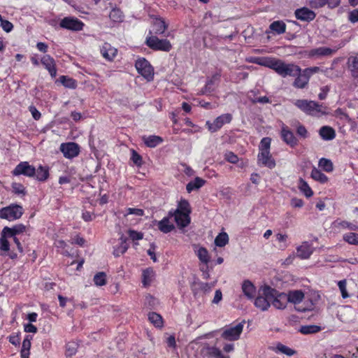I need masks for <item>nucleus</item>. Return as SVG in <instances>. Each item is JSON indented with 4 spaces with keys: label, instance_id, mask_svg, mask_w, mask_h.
Returning a JSON list of instances; mask_svg holds the SVG:
<instances>
[{
    "label": "nucleus",
    "instance_id": "55",
    "mask_svg": "<svg viewBox=\"0 0 358 358\" xmlns=\"http://www.w3.org/2000/svg\"><path fill=\"white\" fill-rule=\"evenodd\" d=\"M15 236V231L14 229H13V228L5 227L3 229L1 232V236L4 237V238L7 239V238L14 237Z\"/></svg>",
    "mask_w": 358,
    "mask_h": 358
},
{
    "label": "nucleus",
    "instance_id": "42",
    "mask_svg": "<svg viewBox=\"0 0 358 358\" xmlns=\"http://www.w3.org/2000/svg\"><path fill=\"white\" fill-rule=\"evenodd\" d=\"M148 319L151 323L157 327H160L162 325V317L160 315L156 313H150L148 315Z\"/></svg>",
    "mask_w": 358,
    "mask_h": 358
},
{
    "label": "nucleus",
    "instance_id": "59",
    "mask_svg": "<svg viewBox=\"0 0 358 358\" xmlns=\"http://www.w3.org/2000/svg\"><path fill=\"white\" fill-rule=\"evenodd\" d=\"M0 250L4 252H8L10 250L9 243L8 240L2 236H1L0 238Z\"/></svg>",
    "mask_w": 358,
    "mask_h": 358
},
{
    "label": "nucleus",
    "instance_id": "60",
    "mask_svg": "<svg viewBox=\"0 0 358 358\" xmlns=\"http://www.w3.org/2000/svg\"><path fill=\"white\" fill-rule=\"evenodd\" d=\"M135 67H151V65L145 58H139L136 62Z\"/></svg>",
    "mask_w": 358,
    "mask_h": 358
},
{
    "label": "nucleus",
    "instance_id": "6",
    "mask_svg": "<svg viewBox=\"0 0 358 358\" xmlns=\"http://www.w3.org/2000/svg\"><path fill=\"white\" fill-rule=\"evenodd\" d=\"M146 45L152 50L169 52L172 45L167 39H159L157 36H152L146 39Z\"/></svg>",
    "mask_w": 358,
    "mask_h": 358
},
{
    "label": "nucleus",
    "instance_id": "15",
    "mask_svg": "<svg viewBox=\"0 0 358 358\" xmlns=\"http://www.w3.org/2000/svg\"><path fill=\"white\" fill-rule=\"evenodd\" d=\"M295 16L298 20L310 22L315 19L316 15L313 10L303 7L296 10Z\"/></svg>",
    "mask_w": 358,
    "mask_h": 358
},
{
    "label": "nucleus",
    "instance_id": "57",
    "mask_svg": "<svg viewBox=\"0 0 358 358\" xmlns=\"http://www.w3.org/2000/svg\"><path fill=\"white\" fill-rule=\"evenodd\" d=\"M131 159L132 162L138 166H141L142 164V157L139 155L135 150L131 151Z\"/></svg>",
    "mask_w": 358,
    "mask_h": 358
},
{
    "label": "nucleus",
    "instance_id": "10",
    "mask_svg": "<svg viewBox=\"0 0 358 358\" xmlns=\"http://www.w3.org/2000/svg\"><path fill=\"white\" fill-rule=\"evenodd\" d=\"M59 25L66 29L80 31L83 29L84 24L77 18L66 17L60 21Z\"/></svg>",
    "mask_w": 358,
    "mask_h": 358
},
{
    "label": "nucleus",
    "instance_id": "22",
    "mask_svg": "<svg viewBox=\"0 0 358 358\" xmlns=\"http://www.w3.org/2000/svg\"><path fill=\"white\" fill-rule=\"evenodd\" d=\"M281 136L283 141L290 146L293 147L296 145L297 140L293 133L290 131L287 127H283L281 131Z\"/></svg>",
    "mask_w": 358,
    "mask_h": 358
},
{
    "label": "nucleus",
    "instance_id": "45",
    "mask_svg": "<svg viewBox=\"0 0 358 358\" xmlns=\"http://www.w3.org/2000/svg\"><path fill=\"white\" fill-rule=\"evenodd\" d=\"M276 241L279 243V248L285 250L287 247V236L282 234L275 235Z\"/></svg>",
    "mask_w": 358,
    "mask_h": 358
},
{
    "label": "nucleus",
    "instance_id": "58",
    "mask_svg": "<svg viewBox=\"0 0 358 358\" xmlns=\"http://www.w3.org/2000/svg\"><path fill=\"white\" fill-rule=\"evenodd\" d=\"M327 5L326 0H312L310 2V6L312 8H319Z\"/></svg>",
    "mask_w": 358,
    "mask_h": 358
},
{
    "label": "nucleus",
    "instance_id": "27",
    "mask_svg": "<svg viewBox=\"0 0 358 358\" xmlns=\"http://www.w3.org/2000/svg\"><path fill=\"white\" fill-rule=\"evenodd\" d=\"M143 280L142 282L144 286L150 285L153 281L155 276V273L152 268H148L143 271Z\"/></svg>",
    "mask_w": 358,
    "mask_h": 358
},
{
    "label": "nucleus",
    "instance_id": "11",
    "mask_svg": "<svg viewBox=\"0 0 358 358\" xmlns=\"http://www.w3.org/2000/svg\"><path fill=\"white\" fill-rule=\"evenodd\" d=\"M60 150L66 158L71 159L78 155L80 148L77 143L70 142L62 143Z\"/></svg>",
    "mask_w": 358,
    "mask_h": 358
},
{
    "label": "nucleus",
    "instance_id": "4",
    "mask_svg": "<svg viewBox=\"0 0 358 358\" xmlns=\"http://www.w3.org/2000/svg\"><path fill=\"white\" fill-rule=\"evenodd\" d=\"M265 294L268 296L272 304L276 309H284L288 303L287 294L279 293L269 286H266Z\"/></svg>",
    "mask_w": 358,
    "mask_h": 358
},
{
    "label": "nucleus",
    "instance_id": "34",
    "mask_svg": "<svg viewBox=\"0 0 358 358\" xmlns=\"http://www.w3.org/2000/svg\"><path fill=\"white\" fill-rule=\"evenodd\" d=\"M311 177L315 180L321 183H326L328 181L327 176L316 168L313 169L311 171Z\"/></svg>",
    "mask_w": 358,
    "mask_h": 358
},
{
    "label": "nucleus",
    "instance_id": "2",
    "mask_svg": "<svg viewBox=\"0 0 358 358\" xmlns=\"http://www.w3.org/2000/svg\"><path fill=\"white\" fill-rule=\"evenodd\" d=\"M271 140L268 137L263 138L259 145L257 164L260 166H265L270 169H273L276 164L270 152Z\"/></svg>",
    "mask_w": 358,
    "mask_h": 358
},
{
    "label": "nucleus",
    "instance_id": "16",
    "mask_svg": "<svg viewBox=\"0 0 358 358\" xmlns=\"http://www.w3.org/2000/svg\"><path fill=\"white\" fill-rule=\"evenodd\" d=\"M313 252V248L307 242L296 248V256L302 259H308Z\"/></svg>",
    "mask_w": 358,
    "mask_h": 358
},
{
    "label": "nucleus",
    "instance_id": "41",
    "mask_svg": "<svg viewBox=\"0 0 358 358\" xmlns=\"http://www.w3.org/2000/svg\"><path fill=\"white\" fill-rule=\"evenodd\" d=\"M318 165L326 172H331L334 169L331 161L325 158L320 159Z\"/></svg>",
    "mask_w": 358,
    "mask_h": 358
},
{
    "label": "nucleus",
    "instance_id": "36",
    "mask_svg": "<svg viewBox=\"0 0 358 358\" xmlns=\"http://www.w3.org/2000/svg\"><path fill=\"white\" fill-rule=\"evenodd\" d=\"M109 17L115 22H122L124 19V15L120 9L113 8L110 13Z\"/></svg>",
    "mask_w": 358,
    "mask_h": 358
},
{
    "label": "nucleus",
    "instance_id": "39",
    "mask_svg": "<svg viewBox=\"0 0 358 358\" xmlns=\"http://www.w3.org/2000/svg\"><path fill=\"white\" fill-rule=\"evenodd\" d=\"M228 242L229 236L225 232L219 234L215 239V244L218 247H224L228 243Z\"/></svg>",
    "mask_w": 358,
    "mask_h": 358
},
{
    "label": "nucleus",
    "instance_id": "1",
    "mask_svg": "<svg viewBox=\"0 0 358 358\" xmlns=\"http://www.w3.org/2000/svg\"><path fill=\"white\" fill-rule=\"evenodd\" d=\"M275 72L282 76H297L295 79L294 85L298 88H303L306 86L309 80L310 74L315 73L318 69H273Z\"/></svg>",
    "mask_w": 358,
    "mask_h": 358
},
{
    "label": "nucleus",
    "instance_id": "26",
    "mask_svg": "<svg viewBox=\"0 0 358 358\" xmlns=\"http://www.w3.org/2000/svg\"><path fill=\"white\" fill-rule=\"evenodd\" d=\"M333 225L336 228L347 229L351 231H358V225L345 220H336L334 222Z\"/></svg>",
    "mask_w": 358,
    "mask_h": 358
},
{
    "label": "nucleus",
    "instance_id": "19",
    "mask_svg": "<svg viewBox=\"0 0 358 358\" xmlns=\"http://www.w3.org/2000/svg\"><path fill=\"white\" fill-rule=\"evenodd\" d=\"M128 249V245L127 243V238L124 236H121V237L118 240V243L114 246L113 255L115 257H120L121 255L124 254Z\"/></svg>",
    "mask_w": 358,
    "mask_h": 358
},
{
    "label": "nucleus",
    "instance_id": "46",
    "mask_svg": "<svg viewBox=\"0 0 358 358\" xmlns=\"http://www.w3.org/2000/svg\"><path fill=\"white\" fill-rule=\"evenodd\" d=\"M77 344L73 342H70L66 344V355L67 357H72L77 352Z\"/></svg>",
    "mask_w": 358,
    "mask_h": 358
},
{
    "label": "nucleus",
    "instance_id": "21",
    "mask_svg": "<svg viewBox=\"0 0 358 358\" xmlns=\"http://www.w3.org/2000/svg\"><path fill=\"white\" fill-rule=\"evenodd\" d=\"M242 291L248 299H253L256 295V288L250 280H245L243 282Z\"/></svg>",
    "mask_w": 358,
    "mask_h": 358
},
{
    "label": "nucleus",
    "instance_id": "12",
    "mask_svg": "<svg viewBox=\"0 0 358 358\" xmlns=\"http://www.w3.org/2000/svg\"><path fill=\"white\" fill-rule=\"evenodd\" d=\"M13 173L15 176L24 175L27 177H32L36 173V169L27 162H22L16 166Z\"/></svg>",
    "mask_w": 358,
    "mask_h": 358
},
{
    "label": "nucleus",
    "instance_id": "54",
    "mask_svg": "<svg viewBox=\"0 0 358 358\" xmlns=\"http://www.w3.org/2000/svg\"><path fill=\"white\" fill-rule=\"evenodd\" d=\"M254 94V92L253 91H251L249 94H248V97L249 99L253 102V103H257V102H259V103H268L269 102V99L268 97L266 96H261V97H259V98H255V97H252V94Z\"/></svg>",
    "mask_w": 358,
    "mask_h": 358
},
{
    "label": "nucleus",
    "instance_id": "49",
    "mask_svg": "<svg viewBox=\"0 0 358 358\" xmlns=\"http://www.w3.org/2000/svg\"><path fill=\"white\" fill-rule=\"evenodd\" d=\"M312 52L313 55H329L332 54L333 50L326 47H321L315 50H313Z\"/></svg>",
    "mask_w": 358,
    "mask_h": 358
},
{
    "label": "nucleus",
    "instance_id": "38",
    "mask_svg": "<svg viewBox=\"0 0 358 358\" xmlns=\"http://www.w3.org/2000/svg\"><path fill=\"white\" fill-rule=\"evenodd\" d=\"M136 71L138 75L142 76L147 81H150L153 79V69H136Z\"/></svg>",
    "mask_w": 358,
    "mask_h": 358
},
{
    "label": "nucleus",
    "instance_id": "3",
    "mask_svg": "<svg viewBox=\"0 0 358 358\" xmlns=\"http://www.w3.org/2000/svg\"><path fill=\"white\" fill-rule=\"evenodd\" d=\"M293 103L307 115L320 117L327 113V108L313 101L297 99Z\"/></svg>",
    "mask_w": 358,
    "mask_h": 358
},
{
    "label": "nucleus",
    "instance_id": "50",
    "mask_svg": "<svg viewBox=\"0 0 358 358\" xmlns=\"http://www.w3.org/2000/svg\"><path fill=\"white\" fill-rule=\"evenodd\" d=\"M176 210H180V213H187L189 215L190 213V207L189 203L185 201H181L178 204V208Z\"/></svg>",
    "mask_w": 358,
    "mask_h": 358
},
{
    "label": "nucleus",
    "instance_id": "7",
    "mask_svg": "<svg viewBox=\"0 0 358 358\" xmlns=\"http://www.w3.org/2000/svg\"><path fill=\"white\" fill-rule=\"evenodd\" d=\"M247 61L268 68L289 67V66H285L281 61L272 57H250L247 58Z\"/></svg>",
    "mask_w": 358,
    "mask_h": 358
},
{
    "label": "nucleus",
    "instance_id": "47",
    "mask_svg": "<svg viewBox=\"0 0 358 358\" xmlns=\"http://www.w3.org/2000/svg\"><path fill=\"white\" fill-rule=\"evenodd\" d=\"M208 354L214 358H229V357L224 356L221 350L216 347H211L208 348Z\"/></svg>",
    "mask_w": 358,
    "mask_h": 358
},
{
    "label": "nucleus",
    "instance_id": "30",
    "mask_svg": "<svg viewBox=\"0 0 358 358\" xmlns=\"http://www.w3.org/2000/svg\"><path fill=\"white\" fill-rule=\"evenodd\" d=\"M143 140L149 148H155L162 142V138L157 136H143Z\"/></svg>",
    "mask_w": 358,
    "mask_h": 358
},
{
    "label": "nucleus",
    "instance_id": "44",
    "mask_svg": "<svg viewBox=\"0 0 358 358\" xmlns=\"http://www.w3.org/2000/svg\"><path fill=\"white\" fill-rule=\"evenodd\" d=\"M59 80H60V82L62 83V84L66 87L71 88V89H74L76 87V81L69 77H67L65 76H62L59 78Z\"/></svg>",
    "mask_w": 358,
    "mask_h": 358
},
{
    "label": "nucleus",
    "instance_id": "25",
    "mask_svg": "<svg viewBox=\"0 0 358 358\" xmlns=\"http://www.w3.org/2000/svg\"><path fill=\"white\" fill-rule=\"evenodd\" d=\"M32 338L33 337L31 335H27L24 337L20 352L21 358H29Z\"/></svg>",
    "mask_w": 358,
    "mask_h": 358
},
{
    "label": "nucleus",
    "instance_id": "13",
    "mask_svg": "<svg viewBox=\"0 0 358 358\" xmlns=\"http://www.w3.org/2000/svg\"><path fill=\"white\" fill-rule=\"evenodd\" d=\"M266 286L260 289L259 296L255 299L254 304L262 311L268 310L271 306L270 298L265 294Z\"/></svg>",
    "mask_w": 358,
    "mask_h": 358
},
{
    "label": "nucleus",
    "instance_id": "28",
    "mask_svg": "<svg viewBox=\"0 0 358 358\" xmlns=\"http://www.w3.org/2000/svg\"><path fill=\"white\" fill-rule=\"evenodd\" d=\"M153 27L156 34H162L167 29L168 25L162 19L156 17L153 21Z\"/></svg>",
    "mask_w": 358,
    "mask_h": 358
},
{
    "label": "nucleus",
    "instance_id": "5",
    "mask_svg": "<svg viewBox=\"0 0 358 358\" xmlns=\"http://www.w3.org/2000/svg\"><path fill=\"white\" fill-rule=\"evenodd\" d=\"M24 213L22 206L18 204H10L0 209V218L8 221H15L20 219Z\"/></svg>",
    "mask_w": 358,
    "mask_h": 358
},
{
    "label": "nucleus",
    "instance_id": "48",
    "mask_svg": "<svg viewBox=\"0 0 358 358\" xmlns=\"http://www.w3.org/2000/svg\"><path fill=\"white\" fill-rule=\"evenodd\" d=\"M338 286L341 293L342 297L343 299L348 298L350 296L347 291V281L345 280L338 281Z\"/></svg>",
    "mask_w": 358,
    "mask_h": 358
},
{
    "label": "nucleus",
    "instance_id": "8",
    "mask_svg": "<svg viewBox=\"0 0 358 358\" xmlns=\"http://www.w3.org/2000/svg\"><path fill=\"white\" fill-rule=\"evenodd\" d=\"M243 329V325L239 323L235 326L225 328L222 333V338L227 341H236L239 338Z\"/></svg>",
    "mask_w": 358,
    "mask_h": 358
},
{
    "label": "nucleus",
    "instance_id": "9",
    "mask_svg": "<svg viewBox=\"0 0 358 358\" xmlns=\"http://www.w3.org/2000/svg\"><path fill=\"white\" fill-rule=\"evenodd\" d=\"M232 117L231 114L226 113L217 117L213 122H206V126L210 132H215L219 130L224 124L229 123Z\"/></svg>",
    "mask_w": 358,
    "mask_h": 358
},
{
    "label": "nucleus",
    "instance_id": "14",
    "mask_svg": "<svg viewBox=\"0 0 358 358\" xmlns=\"http://www.w3.org/2000/svg\"><path fill=\"white\" fill-rule=\"evenodd\" d=\"M171 215L179 227H185L190 222L189 215L187 213H180V210H176L173 213H171Z\"/></svg>",
    "mask_w": 358,
    "mask_h": 358
},
{
    "label": "nucleus",
    "instance_id": "23",
    "mask_svg": "<svg viewBox=\"0 0 358 358\" xmlns=\"http://www.w3.org/2000/svg\"><path fill=\"white\" fill-rule=\"evenodd\" d=\"M319 134L321 138L325 141H331L336 137L335 130L329 126L322 127Z\"/></svg>",
    "mask_w": 358,
    "mask_h": 358
},
{
    "label": "nucleus",
    "instance_id": "20",
    "mask_svg": "<svg viewBox=\"0 0 358 358\" xmlns=\"http://www.w3.org/2000/svg\"><path fill=\"white\" fill-rule=\"evenodd\" d=\"M194 251L201 263L206 265L208 264L210 262V255L205 248L195 245H194Z\"/></svg>",
    "mask_w": 358,
    "mask_h": 358
},
{
    "label": "nucleus",
    "instance_id": "53",
    "mask_svg": "<svg viewBox=\"0 0 358 358\" xmlns=\"http://www.w3.org/2000/svg\"><path fill=\"white\" fill-rule=\"evenodd\" d=\"M224 159L230 162V163H232V164H236L238 162V157L236 155H235L234 152H227L225 154H224Z\"/></svg>",
    "mask_w": 358,
    "mask_h": 358
},
{
    "label": "nucleus",
    "instance_id": "64",
    "mask_svg": "<svg viewBox=\"0 0 358 358\" xmlns=\"http://www.w3.org/2000/svg\"><path fill=\"white\" fill-rule=\"evenodd\" d=\"M290 203L293 208H301L303 206L302 199L298 198L292 199Z\"/></svg>",
    "mask_w": 358,
    "mask_h": 358
},
{
    "label": "nucleus",
    "instance_id": "43",
    "mask_svg": "<svg viewBox=\"0 0 358 358\" xmlns=\"http://www.w3.org/2000/svg\"><path fill=\"white\" fill-rule=\"evenodd\" d=\"M94 282L96 286H103L106 284V275L104 272H99L94 277Z\"/></svg>",
    "mask_w": 358,
    "mask_h": 358
},
{
    "label": "nucleus",
    "instance_id": "52",
    "mask_svg": "<svg viewBox=\"0 0 358 358\" xmlns=\"http://www.w3.org/2000/svg\"><path fill=\"white\" fill-rule=\"evenodd\" d=\"M41 64L45 67H55V66L54 59L49 55H45L42 57Z\"/></svg>",
    "mask_w": 358,
    "mask_h": 358
},
{
    "label": "nucleus",
    "instance_id": "29",
    "mask_svg": "<svg viewBox=\"0 0 358 358\" xmlns=\"http://www.w3.org/2000/svg\"><path fill=\"white\" fill-rule=\"evenodd\" d=\"M205 184V180L199 177L187 183L186 186L187 191L189 193L193 190L201 188Z\"/></svg>",
    "mask_w": 358,
    "mask_h": 358
},
{
    "label": "nucleus",
    "instance_id": "37",
    "mask_svg": "<svg viewBox=\"0 0 358 358\" xmlns=\"http://www.w3.org/2000/svg\"><path fill=\"white\" fill-rule=\"evenodd\" d=\"M321 330L320 327L317 325H305L301 326L299 329V332H301L303 334H315Z\"/></svg>",
    "mask_w": 358,
    "mask_h": 358
},
{
    "label": "nucleus",
    "instance_id": "31",
    "mask_svg": "<svg viewBox=\"0 0 358 358\" xmlns=\"http://www.w3.org/2000/svg\"><path fill=\"white\" fill-rule=\"evenodd\" d=\"M269 28L272 31L278 34H281L285 32L286 24L282 21L277 20L272 22L270 24Z\"/></svg>",
    "mask_w": 358,
    "mask_h": 358
},
{
    "label": "nucleus",
    "instance_id": "18",
    "mask_svg": "<svg viewBox=\"0 0 358 358\" xmlns=\"http://www.w3.org/2000/svg\"><path fill=\"white\" fill-rule=\"evenodd\" d=\"M100 51L103 58L108 61H112L117 53V50L108 43H105Z\"/></svg>",
    "mask_w": 358,
    "mask_h": 358
},
{
    "label": "nucleus",
    "instance_id": "40",
    "mask_svg": "<svg viewBox=\"0 0 358 358\" xmlns=\"http://www.w3.org/2000/svg\"><path fill=\"white\" fill-rule=\"evenodd\" d=\"M275 351L281 352L288 356H292L296 354V351L282 343H278L275 346Z\"/></svg>",
    "mask_w": 358,
    "mask_h": 358
},
{
    "label": "nucleus",
    "instance_id": "24",
    "mask_svg": "<svg viewBox=\"0 0 358 358\" xmlns=\"http://www.w3.org/2000/svg\"><path fill=\"white\" fill-rule=\"evenodd\" d=\"M287 297L288 302L297 304L303 301L304 298V294L301 290H294L290 291L288 294H287Z\"/></svg>",
    "mask_w": 358,
    "mask_h": 358
},
{
    "label": "nucleus",
    "instance_id": "56",
    "mask_svg": "<svg viewBox=\"0 0 358 358\" xmlns=\"http://www.w3.org/2000/svg\"><path fill=\"white\" fill-rule=\"evenodd\" d=\"M128 215H135L136 216H142L143 215V210L140 208H128L126 210V213H125L124 215L127 216Z\"/></svg>",
    "mask_w": 358,
    "mask_h": 358
},
{
    "label": "nucleus",
    "instance_id": "63",
    "mask_svg": "<svg viewBox=\"0 0 358 358\" xmlns=\"http://www.w3.org/2000/svg\"><path fill=\"white\" fill-rule=\"evenodd\" d=\"M129 236L133 241L141 240L143 238V234L141 233L134 230L129 231Z\"/></svg>",
    "mask_w": 358,
    "mask_h": 358
},
{
    "label": "nucleus",
    "instance_id": "33",
    "mask_svg": "<svg viewBox=\"0 0 358 358\" xmlns=\"http://www.w3.org/2000/svg\"><path fill=\"white\" fill-rule=\"evenodd\" d=\"M36 178L39 181H45L49 176V171L47 167L40 166L36 169Z\"/></svg>",
    "mask_w": 358,
    "mask_h": 358
},
{
    "label": "nucleus",
    "instance_id": "62",
    "mask_svg": "<svg viewBox=\"0 0 358 358\" xmlns=\"http://www.w3.org/2000/svg\"><path fill=\"white\" fill-rule=\"evenodd\" d=\"M348 19L352 23L358 22V9H355L350 12Z\"/></svg>",
    "mask_w": 358,
    "mask_h": 358
},
{
    "label": "nucleus",
    "instance_id": "32",
    "mask_svg": "<svg viewBox=\"0 0 358 358\" xmlns=\"http://www.w3.org/2000/svg\"><path fill=\"white\" fill-rule=\"evenodd\" d=\"M343 240L350 245H358V234L351 231L343 235Z\"/></svg>",
    "mask_w": 358,
    "mask_h": 358
},
{
    "label": "nucleus",
    "instance_id": "61",
    "mask_svg": "<svg viewBox=\"0 0 358 358\" xmlns=\"http://www.w3.org/2000/svg\"><path fill=\"white\" fill-rule=\"evenodd\" d=\"M1 26L2 29L6 32H10L13 28V24L6 20L2 21Z\"/></svg>",
    "mask_w": 358,
    "mask_h": 358
},
{
    "label": "nucleus",
    "instance_id": "35",
    "mask_svg": "<svg viewBox=\"0 0 358 358\" xmlns=\"http://www.w3.org/2000/svg\"><path fill=\"white\" fill-rule=\"evenodd\" d=\"M298 187L300 191L304 194L306 197H310L313 194V192L308 184L302 178L299 180Z\"/></svg>",
    "mask_w": 358,
    "mask_h": 358
},
{
    "label": "nucleus",
    "instance_id": "17",
    "mask_svg": "<svg viewBox=\"0 0 358 358\" xmlns=\"http://www.w3.org/2000/svg\"><path fill=\"white\" fill-rule=\"evenodd\" d=\"M171 219V213H169L168 217H164L158 222L157 227L162 232L167 234L174 229V224Z\"/></svg>",
    "mask_w": 358,
    "mask_h": 358
},
{
    "label": "nucleus",
    "instance_id": "51",
    "mask_svg": "<svg viewBox=\"0 0 358 358\" xmlns=\"http://www.w3.org/2000/svg\"><path fill=\"white\" fill-rule=\"evenodd\" d=\"M12 188L13 192L16 194L24 195L26 193L24 187L20 183H13Z\"/></svg>",
    "mask_w": 358,
    "mask_h": 358
}]
</instances>
